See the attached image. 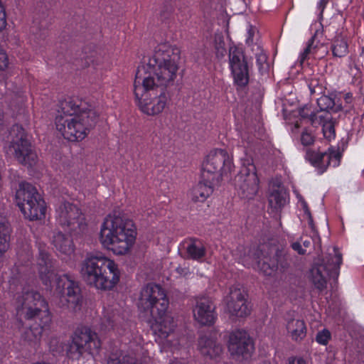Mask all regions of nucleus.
<instances>
[{
	"label": "nucleus",
	"mask_w": 364,
	"mask_h": 364,
	"mask_svg": "<svg viewBox=\"0 0 364 364\" xmlns=\"http://www.w3.org/2000/svg\"><path fill=\"white\" fill-rule=\"evenodd\" d=\"M6 13H0V31H1L6 27Z\"/></svg>",
	"instance_id": "09e8293b"
},
{
	"label": "nucleus",
	"mask_w": 364,
	"mask_h": 364,
	"mask_svg": "<svg viewBox=\"0 0 364 364\" xmlns=\"http://www.w3.org/2000/svg\"><path fill=\"white\" fill-rule=\"evenodd\" d=\"M232 167V161L225 150H213L203 164L202 178L208 181L220 182L223 175L230 172Z\"/></svg>",
	"instance_id": "9d476101"
},
{
	"label": "nucleus",
	"mask_w": 364,
	"mask_h": 364,
	"mask_svg": "<svg viewBox=\"0 0 364 364\" xmlns=\"http://www.w3.org/2000/svg\"><path fill=\"white\" fill-rule=\"evenodd\" d=\"M317 124L322 125L323 133L326 139H331L335 136L334 122L331 117L328 114L318 116Z\"/></svg>",
	"instance_id": "c756f323"
},
{
	"label": "nucleus",
	"mask_w": 364,
	"mask_h": 364,
	"mask_svg": "<svg viewBox=\"0 0 364 364\" xmlns=\"http://www.w3.org/2000/svg\"><path fill=\"white\" fill-rule=\"evenodd\" d=\"M342 262V255L338 252L337 248H333V254H329L321 262L319 265L326 267V271L332 277H337L340 265Z\"/></svg>",
	"instance_id": "a878e982"
},
{
	"label": "nucleus",
	"mask_w": 364,
	"mask_h": 364,
	"mask_svg": "<svg viewBox=\"0 0 364 364\" xmlns=\"http://www.w3.org/2000/svg\"><path fill=\"white\" fill-rule=\"evenodd\" d=\"M225 301L227 310L231 316L245 317L250 314L245 291L241 288L237 286L231 287Z\"/></svg>",
	"instance_id": "f3484780"
},
{
	"label": "nucleus",
	"mask_w": 364,
	"mask_h": 364,
	"mask_svg": "<svg viewBox=\"0 0 364 364\" xmlns=\"http://www.w3.org/2000/svg\"><path fill=\"white\" fill-rule=\"evenodd\" d=\"M317 105L321 111L328 114L337 113L343 109L341 99L336 95H322L317 99Z\"/></svg>",
	"instance_id": "393cba45"
},
{
	"label": "nucleus",
	"mask_w": 364,
	"mask_h": 364,
	"mask_svg": "<svg viewBox=\"0 0 364 364\" xmlns=\"http://www.w3.org/2000/svg\"><path fill=\"white\" fill-rule=\"evenodd\" d=\"M198 348L205 356L211 358L219 356L223 352L222 346L211 336L203 335L198 339Z\"/></svg>",
	"instance_id": "412c9836"
},
{
	"label": "nucleus",
	"mask_w": 364,
	"mask_h": 364,
	"mask_svg": "<svg viewBox=\"0 0 364 364\" xmlns=\"http://www.w3.org/2000/svg\"><path fill=\"white\" fill-rule=\"evenodd\" d=\"M216 56L218 58H223L226 54V49L223 41L220 42L215 47Z\"/></svg>",
	"instance_id": "79ce46f5"
},
{
	"label": "nucleus",
	"mask_w": 364,
	"mask_h": 364,
	"mask_svg": "<svg viewBox=\"0 0 364 364\" xmlns=\"http://www.w3.org/2000/svg\"><path fill=\"white\" fill-rule=\"evenodd\" d=\"M287 329L295 341L303 340L306 335V327L304 320L292 318L287 321Z\"/></svg>",
	"instance_id": "bb28decb"
},
{
	"label": "nucleus",
	"mask_w": 364,
	"mask_h": 364,
	"mask_svg": "<svg viewBox=\"0 0 364 364\" xmlns=\"http://www.w3.org/2000/svg\"><path fill=\"white\" fill-rule=\"evenodd\" d=\"M6 152L8 154L13 155L21 164L29 167L35 165L38 159L31 143L23 134L10 143Z\"/></svg>",
	"instance_id": "2eb2a0df"
},
{
	"label": "nucleus",
	"mask_w": 364,
	"mask_h": 364,
	"mask_svg": "<svg viewBox=\"0 0 364 364\" xmlns=\"http://www.w3.org/2000/svg\"><path fill=\"white\" fill-rule=\"evenodd\" d=\"M229 64L235 84L240 88L246 87L250 80L249 70L241 48L236 46L230 47Z\"/></svg>",
	"instance_id": "4468645a"
},
{
	"label": "nucleus",
	"mask_w": 364,
	"mask_h": 364,
	"mask_svg": "<svg viewBox=\"0 0 364 364\" xmlns=\"http://www.w3.org/2000/svg\"><path fill=\"white\" fill-rule=\"evenodd\" d=\"M53 244L57 250L65 255H70L74 251L72 239L62 232H58L53 235Z\"/></svg>",
	"instance_id": "cd10ccee"
},
{
	"label": "nucleus",
	"mask_w": 364,
	"mask_h": 364,
	"mask_svg": "<svg viewBox=\"0 0 364 364\" xmlns=\"http://www.w3.org/2000/svg\"><path fill=\"white\" fill-rule=\"evenodd\" d=\"M301 243H302L304 249L306 248H308L310 247L311 244V239H307V240H303V238H301Z\"/></svg>",
	"instance_id": "603ef678"
},
{
	"label": "nucleus",
	"mask_w": 364,
	"mask_h": 364,
	"mask_svg": "<svg viewBox=\"0 0 364 364\" xmlns=\"http://www.w3.org/2000/svg\"><path fill=\"white\" fill-rule=\"evenodd\" d=\"M331 50L334 57L343 58L348 53V43L343 38L337 37L332 43Z\"/></svg>",
	"instance_id": "7c9ffc66"
},
{
	"label": "nucleus",
	"mask_w": 364,
	"mask_h": 364,
	"mask_svg": "<svg viewBox=\"0 0 364 364\" xmlns=\"http://www.w3.org/2000/svg\"><path fill=\"white\" fill-rule=\"evenodd\" d=\"M250 257L256 262L257 268L265 275H272L277 270L287 269L291 261L290 255L278 245L264 243L250 251Z\"/></svg>",
	"instance_id": "0eeeda50"
},
{
	"label": "nucleus",
	"mask_w": 364,
	"mask_h": 364,
	"mask_svg": "<svg viewBox=\"0 0 364 364\" xmlns=\"http://www.w3.org/2000/svg\"><path fill=\"white\" fill-rule=\"evenodd\" d=\"M17 315L26 320H38L41 328L48 326L51 322V314L48 304L36 291L24 288L16 298Z\"/></svg>",
	"instance_id": "423d86ee"
},
{
	"label": "nucleus",
	"mask_w": 364,
	"mask_h": 364,
	"mask_svg": "<svg viewBox=\"0 0 364 364\" xmlns=\"http://www.w3.org/2000/svg\"><path fill=\"white\" fill-rule=\"evenodd\" d=\"M219 182L204 180L200 181L192 190V199L195 202H204L213 193V186Z\"/></svg>",
	"instance_id": "5701e85b"
},
{
	"label": "nucleus",
	"mask_w": 364,
	"mask_h": 364,
	"mask_svg": "<svg viewBox=\"0 0 364 364\" xmlns=\"http://www.w3.org/2000/svg\"><path fill=\"white\" fill-rule=\"evenodd\" d=\"M341 154L338 149L329 148L327 151L323 153L317 152L311 149H308L306 153V159L311 165L316 168L318 172L323 173L331 164L333 163V166H338L340 164Z\"/></svg>",
	"instance_id": "a211bd4d"
},
{
	"label": "nucleus",
	"mask_w": 364,
	"mask_h": 364,
	"mask_svg": "<svg viewBox=\"0 0 364 364\" xmlns=\"http://www.w3.org/2000/svg\"><path fill=\"white\" fill-rule=\"evenodd\" d=\"M234 186L241 198L251 200L255 198L259 189V179L254 165L241 167L234 178Z\"/></svg>",
	"instance_id": "ddd939ff"
},
{
	"label": "nucleus",
	"mask_w": 364,
	"mask_h": 364,
	"mask_svg": "<svg viewBox=\"0 0 364 364\" xmlns=\"http://www.w3.org/2000/svg\"><path fill=\"white\" fill-rule=\"evenodd\" d=\"M136 235L132 220L109 215L101 226L100 240L105 247L112 250L114 254L124 255L134 245Z\"/></svg>",
	"instance_id": "20e7f679"
},
{
	"label": "nucleus",
	"mask_w": 364,
	"mask_h": 364,
	"mask_svg": "<svg viewBox=\"0 0 364 364\" xmlns=\"http://www.w3.org/2000/svg\"><path fill=\"white\" fill-rule=\"evenodd\" d=\"M328 0H321L318 3V8L321 11V15L322 14L326 5L327 4Z\"/></svg>",
	"instance_id": "8fccbe9b"
},
{
	"label": "nucleus",
	"mask_w": 364,
	"mask_h": 364,
	"mask_svg": "<svg viewBox=\"0 0 364 364\" xmlns=\"http://www.w3.org/2000/svg\"><path fill=\"white\" fill-rule=\"evenodd\" d=\"M322 51H323V49L320 50L318 51V53H322Z\"/></svg>",
	"instance_id": "6e6d98bb"
},
{
	"label": "nucleus",
	"mask_w": 364,
	"mask_h": 364,
	"mask_svg": "<svg viewBox=\"0 0 364 364\" xmlns=\"http://www.w3.org/2000/svg\"><path fill=\"white\" fill-rule=\"evenodd\" d=\"M257 64L260 73H266L269 70V64L267 63V56L263 52L257 53L256 55Z\"/></svg>",
	"instance_id": "c9c22d12"
},
{
	"label": "nucleus",
	"mask_w": 364,
	"mask_h": 364,
	"mask_svg": "<svg viewBox=\"0 0 364 364\" xmlns=\"http://www.w3.org/2000/svg\"><path fill=\"white\" fill-rule=\"evenodd\" d=\"M312 45H313V42L309 41L307 46L306 47V48L304 49L303 53L301 54V56H300L301 63H303L305 60L309 59V58L311 57Z\"/></svg>",
	"instance_id": "ea45409f"
},
{
	"label": "nucleus",
	"mask_w": 364,
	"mask_h": 364,
	"mask_svg": "<svg viewBox=\"0 0 364 364\" xmlns=\"http://www.w3.org/2000/svg\"><path fill=\"white\" fill-rule=\"evenodd\" d=\"M184 248L186 249L188 259L200 260L205 256L206 249L203 242L196 238H191L185 241Z\"/></svg>",
	"instance_id": "b1692460"
},
{
	"label": "nucleus",
	"mask_w": 364,
	"mask_h": 364,
	"mask_svg": "<svg viewBox=\"0 0 364 364\" xmlns=\"http://www.w3.org/2000/svg\"><path fill=\"white\" fill-rule=\"evenodd\" d=\"M195 319L203 326H211L217 319L215 305L209 297L202 296L196 300L193 309Z\"/></svg>",
	"instance_id": "aec40b11"
},
{
	"label": "nucleus",
	"mask_w": 364,
	"mask_h": 364,
	"mask_svg": "<svg viewBox=\"0 0 364 364\" xmlns=\"http://www.w3.org/2000/svg\"><path fill=\"white\" fill-rule=\"evenodd\" d=\"M116 314L112 309H104L103 315L101 317V327L105 330H109L113 328L115 320Z\"/></svg>",
	"instance_id": "473e14b6"
},
{
	"label": "nucleus",
	"mask_w": 364,
	"mask_h": 364,
	"mask_svg": "<svg viewBox=\"0 0 364 364\" xmlns=\"http://www.w3.org/2000/svg\"><path fill=\"white\" fill-rule=\"evenodd\" d=\"M97 112L79 100L65 99L59 102L55 127L63 136L70 141H81L98 121Z\"/></svg>",
	"instance_id": "f03ea898"
},
{
	"label": "nucleus",
	"mask_w": 364,
	"mask_h": 364,
	"mask_svg": "<svg viewBox=\"0 0 364 364\" xmlns=\"http://www.w3.org/2000/svg\"><path fill=\"white\" fill-rule=\"evenodd\" d=\"M299 115L304 118H308L311 124L314 126L317 125L318 116L316 113L311 110V105H306L301 107L299 111Z\"/></svg>",
	"instance_id": "f704fd0d"
},
{
	"label": "nucleus",
	"mask_w": 364,
	"mask_h": 364,
	"mask_svg": "<svg viewBox=\"0 0 364 364\" xmlns=\"http://www.w3.org/2000/svg\"><path fill=\"white\" fill-rule=\"evenodd\" d=\"M269 203L275 209L283 207L286 203L284 194L279 189L273 190L269 196Z\"/></svg>",
	"instance_id": "2f4dec72"
},
{
	"label": "nucleus",
	"mask_w": 364,
	"mask_h": 364,
	"mask_svg": "<svg viewBox=\"0 0 364 364\" xmlns=\"http://www.w3.org/2000/svg\"><path fill=\"white\" fill-rule=\"evenodd\" d=\"M80 274L89 285L99 289H112L119 280L117 264L102 254H90L82 262Z\"/></svg>",
	"instance_id": "39448f33"
},
{
	"label": "nucleus",
	"mask_w": 364,
	"mask_h": 364,
	"mask_svg": "<svg viewBox=\"0 0 364 364\" xmlns=\"http://www.w3.org/2000/svg\"><path fill=\"white\" fill-rule=\"evenodd\" d=\"M288 364H307L306 360H304L301 357H290L288 358Z\"/></svg>",
	"instance_id": "a18cd8bd"
},
{
	"label": "nucleus",
	"mask_w": 364,
	"mask_h": 364,
	"mask_svg": "<svg viewBox=\"0 0 364 364\" xmlns=\"http://www.w3.org/2000/svg\"><path fill=\"white\" fill-rule=\"evenodd\" d=\"M58 224L70 232L77 234L84 232L87 223L81 210L75 204L65 201L56 210Z\"/></svg>",
	"instance_id": "f8f14e48"
},
{
	"label": "nucleus",
	"mask_w": 364,
	"mask_h": 364,
	"mask_svg": "<svg viewBox=\"0 0 364 364\" xmlns=\"http://www.w3.org/2000/svg\"><path fill=\"white\" fill-rule=\"evenodd\" d=\"M101 347L97 334L87 326L77 327L72 336L67 349L68 356L73 360L80 359L83 354H93Z\"/></svg>",
	"instance_id": "1a4fd4ad"
},
{
	"label": "nucleus",
	"mask_w": 364,
	"mask_h": 364,
	"mask_svg": "<svg viewBox=\"0 0 364 364\" xmlns=\"http://www.w3.org/2000/svg\"><path fill=\"white\" fill-rule=\"evenodd\" d=\"M38 256L37 268L38 275L43 284L48 286L51 284L55 277V260L48 252V248L45 244L38 243Z\"/></svg>",
	"instance_id": "6ab92c4d"
},
{
	"label": "nucleus",
	"mask_w": 364,
	"mask_h": 364,
	"mask_svg": "<svg viewBox=\"0 0 364 364\" xmlns=\"http://www.w3.org/2000/svg\"><path fill=\"white\" fill-rule=\"evenodd\" d=\"M309 89L311 94L316 93V92L321 91V87L317 86L316 82L311 81L309 84Z\"/></svg>",
	"instance_id": "de8ad7c7"
},
{
	"label": "nucleus",
	"mask_w": 364,
	"mask_h": 364,
	"mask_svg": "<svg viewBox=\"0 0 364 364\" xmlns=\"http://www.w3.org/2000/svg\"><path fill=\"white\" fill-rule=\"evenodd\" d=\"M309 41L313 42L312 49H311V57L313 58H315V59L322 58L328 53L327 48L323 44L319 43L318 42H316V43L315 42L316 41V35L312 36L311 38V39L309 40Z\"/></svg>",
	"instance_id": "72a5a7b5"
},
{
	"label": "nucleus",
	"mask_w": 364,
	"mask_h": 364,
	"mask_svg": "<svg viewBox=\"0 0 364 364\" xmlns=\"http://www.w3.org/2000/svg\"><path fill=\"white\" fill-rule=\"evenodd\" d=\"M18 206L24 216L31 220H41L46 213L45 202L31 183L22 182L16 193Z\"/></svg>",
	"instance_id": "6e6552de"
},
{
	"label": "nucleus",
	"mask_w": 364,
	"mask_h": 364,
	"mask_svg": "<svg viewBox=\"0 0 364 364\" xmlns=\"http://www.w3.org/2000/svg\"><path fill=\"white\" fill-rule=\"evenodd\" d=\"M4 124V112L3 111L2 105H0V127Z\"/></svg>",
	"instance_id": "3c124183"
},
{
	"label": "nucleus",
	"mask_w": 364,
	"mask_h": 364,
	"mask_svg": "<svg viewBox=\"0 0 364 364\" xmlns=\"http://www.w3.org/2000/svg\"><path fill=\"white\" fill-rule=\"evenodd\" d=\"M345 101L347 104H350L352 102V100H353V96H352V94L350 93H347L345 95Z\"/></svg>",
	"instance_id": "864d4df0"
},
{
	"label": "nucleus",
	"mask_w": 364,
	"mask_h": 364,
	"mask_svg": "<svg viewBox=\"0 0 364 364\" xmlns=\"http://www.w3.org/2000/svg\"><path fill=\"white\" fill-rule=\"evenodd\" d=\"M331 338V333L329 331L326 329H323L319 332L316 336V341L322 345H326L328 341Z\"/></svg>",
	"instance_id": "e433bc0d"
},
{
	"label": "nucleus",
	"mask_w": 364,
	"mask_h": 364,
	"mask_svg": "<svg viewBox=\"0 0 364 364\" xmlns=\"http://www.w3.org/2000/svg\"><path fill=\"white\" fill-rule=\"evenodd\" d=\"M139 308L149 312L155 320V333L162 339L168 338L173 332V317L167 314L168 300L164 290L156 284H149L141 291L139 300Z\"/></svg>",
	"instance_id": "7ed1b4c3"
},
{
	"label": "nucleus",
	"mask_w": 364,
	"mask_h": 364,
	"mask_svg": "<svg viewBox=\"0 0 364 364\" xmlns=\"http://www.w3.org/2000/svg\"><path fill=\"white\" fill-rule=\"evenodd\" d=\"M327 275L329 274L326 271V267L316 264L311 269L309 278L314 287L322 291L327 287Z\"/></svg>",
	"instance_id": "4be33fe9"
},
{
	"label": "nucleus",
	"mask_w": 364,
	"mask_h": 364,
	"mask_svg": "<svg viewBox=\"0 0 364 364\" xmlns=\"http://www.w3.org/2000/svg\"><path fill=\"white\" fill-rule=\"evenodd\" d=\"M10 228L5 217L0 215V257L7 251L9 247Z\"/></svg>",
	"instance_id": "c85d7f7f"
},
{
	"label": "nucleus",
	"mask_w": 364,
	"mask_h": 364,
	"mask_svg": "<svg viewBox=\"0 0 364 364\" xmlns=\"http://www.w3.org/2000/svg\"><path fill=\"white\" fill-rule=\"evenodd\" d=\"M257 32V28L252 26H249V29L247 31L248 36L246 40V43L249 45L252 44L254 41V36L255 33Z\"/></svg>",
	"instance_id": "37998d69"
},
{
	"label": "nucleus",
	"mask_w": 364,
	"mask_h": 364,
	"mask_svg": "<svg viewBox=\"0 0 364 364\" xmlns=\"http://www.w3.org/2000/svg\"><path fill=\"white\" fill-rule=\"evenodd\" d=\"M56 293L60 295V305L74 311L80 309L82 304L81 289L78 282L68 274L60 276L57 279Z\"/></svg>",
	"instance_id": "9b49d317"
},
{
	"label": "nucleus",
	"mask_w": 364,
	"mask_h": 364,
	"mask_svg": "<svg viewBox=\"0 0 364 364\" xmlns=\"http://www.w3.org/2000/svg\"><path fill=\"white\" fill-rule=\"evenodd\" d=\"M291 248L297 252L299 255L306 254V250L302 248L301 242H294L291 245Z\"/></svg>",
	"instance_id": "c03bdc74"
},
{
	"label": "nucleus",
	"mask_w": 364,
	"mask_h": 364,
	"mask_svg": "<svg viewBox=\"0 0 364 364\" xmlns=\"http://www.w3.org/2000/svg\"><path fill=\"white\" fill-rule=\"evenodd\" d=\"M228 350L232 355L237 358L242 357L247 359L254 350V346L247 332L237 330L230 335Z\"/></svg>",
	"instance_id": "dca6fc26"
},
{
	"label": "nucleus",
	"mask_w": 364,
	"mask_h": 364,
	"mask_svg": "<svg viewBox=\"0 0 364 364\" xmlns=\"http://www.w3.org/2000/svg\"><path fill=\"white\" fill-rule=\"evenodd\" d=\"M22 337L25 341L29 343L34 342L38 339V336L33 332V331L31 328L26 329L23 332Z\"/></svg>",
	"instance_id": "58836bf2"
},
{
	"label": "nucleus",
	"mask_w": 364,
	"mask_h": 364,
	"mask_svg": "<svg viewBox=\"0 0 364 364\" xmlns=\"http://www.w3.org/2000/svg\"><path fill=\"white\" fill-rule=\"evenodd\" d=\"M304 209L305 214H306L308 216L309 225L311 227V228L314 230V224L313 222V218H312L311 214L310 213V210L308 208L307 205L306 203L304 204Z\"/></svg>",
	"instance_id": "49530a36"
},
{
	"label": "nucleus",
	"mask_w": 364,
	"mask_h": 364,
	"mask_svg": "<svg viewBox=\"0 0 364 364\" xmlns=\"http://www.w3.org/2000/svg\"><path fill=\"white\" fill-rule=\"evenodd\" d=\"M299 127H300V126H299V124L298 123H296V124H294V129H293V131H294V130H296V129H298L299 128Z\"/></svg>",
	"instance_id": "5fc2aeb1"
},
{
	"label": "nucleus",
	"mask_w": 364,
	"mask_h": 364,
	"mask_svg": "<svg viewBox=\"0 0 364 364\" xmlns=\"http://www.w3.org/2000/svg\"><path fill=\"white\" fill-rule=\"evenodd\" d=\"M9 65V59L6 53L0 48V70H5Z\"/></svg>",
	"instance_id": "a19ab883"
},
{
	"label": "nucleus",
	"mask_w": 364,
	"mask_h": 364,
	"mask_svg": "<svg viewBox=\"0 0 364 364\" xmlns=\"http://www.w3.org/2000/svg\"><path fill=\"white\" fill-rule=\"evenodd\" d=\"M180 60L179 48L162 44L147 63L138 67L134 93L144 113L156 115L164 109L170 100L166 89L174 84Z\"/></svg>",
	"instance_id": "f257e3e1"
},
{
	"label": "nucleus",
	"mask_w": 364,
	"mask_h": 364,
	"mask_svg": "<svg viewBox=\"0 0 364 364\" xmlns=\"http://www.w3.org/2000/svg\"><path fill=\"white\" fill-rule=\"evenodd\" d=\"M301 142L304 146H310L314 144V137L310 132L305 129L301 133Z\"/></svg>",
	"instance_id": "4c0bfd02"
}]
</instances>
